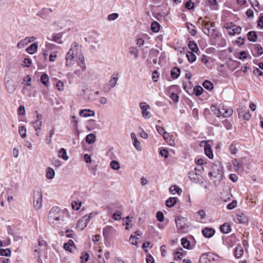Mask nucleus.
I'll return each instance as SVG.
<instances>
[{
  "label": "nucleus",
  "mask_w": 263,
  "mask_h": 263,
  "mask_svg": "<svg viewBox=\"0 0 263 263\" xmlns=\"http://www.w3.org/2000/svg\"><path fill=\"white\" fill-rule=\"evenodd\" d=\"M76 63L82 71H86V65L84 52L79 44L74 42L65 55V66L70 68Z\"/></svg>",
  "instance_id": "obj_1"
},
{
  "label": "nucleus",
  "mask_w": 263,
  "mask_h": 263,
  "mask_svg": "<svg viewBox=\"0 0 263 263\" xmlns=\"http://www.w3.org/2000/svg\"><path fill=\"white\" fill-rule=\"evenodd\" d=\"M67 214L57 206L53 207L49 211L48 221L51 224L58 225L65 222V217Z\"/></svg>",
  "instance_id": "obj_2"
},
{
  "label": "nucleus",
  "mask_w": 263,
  "mask_h": 263,
  "mask_svg": "<svg viewBox=\"0 0 263 263\" xmlns=\"http://www.w3.org/2000/svg\"><path fill=\"white\" fill-rule=\"evenodd\" d=\"M210 180L213 181L215 185L219 184L223 178V167L220 164H213L208 173Z\"/></svg>",
  "instance_id": "obj_3"
},
{
  "label": "nucleus",
  "mask_w": 263,
  "mask_h": 263,
  "mask_svg": "<svg viewBox=\"0 0 263 263\" xmlns=\"http://www.w3.org/2000/svg\"><path fill=\"white\" fill-rule=\"evenodd\" d=\"M201 24L203 26L202 31L205 34L213 37L216 36V30L213 23H210L209 22L203 21Z\"/></svg>",
  "instance_id": "obj_4"
},
{
  "label": "nucleus",
  "mask_w": 263,
  "mask_h": 263,
  "mask_svg": "<svg viewBox=\"0 0 263 263\" xmlns=\"http://www.w3.org/2000/svg\"><path fill=\"white\" fill-rule=\"evenodd\" d=\"M119 79V74L118 73H113L108 82L105 84L103 87V90L105 92H108L117 84Z\"/></svg>",
  "instance_id": "obj_5"
},
{
  "label": "nucleus",
  "mask_w": 263,
  "mask_h": 263,
  "mask_svg": "<svg viewBox=\"0 0 263 263\" xmlns=\"http://www.w3.org/2000/svg\"><path fill=\"white\" fill-rule=\"evenodd\" d=\"M43 193L40 189L34 191L33 194V206L36 210H40L42 206Z\"/></svg>",
  "instance_id": "obj_6"
},
{
  "label": "nucleus",
  "mask_w": 263,
  "mask_h": 263,
  "mask_svg": "<svg viewBox=\"0 0 263 263\" xmlns=\"http://www.w3.org/2000/svg\"><path fill=\"white\" fill-rule=\"evenodd\" d=\"M175 222L176 227L179 230L183 232H185L187 231L189 225L186 218L179 216L176 218Z\"/></svg>",
  "instance_id": "obj_7"
},
{
  "label": "nucleus",
  "mask_w": 263,
  "mask_h": 263,
  "mask_svg": "<svg viewBox=\"0 0 263 263\" xmlns=\"http://www.w3.org/2000/svg\"><path fill=\"white\" fill-rule=\"evenodd\" d=\"M139 107L141 111L142 117L145 119H150L152 117L150 112V106L147 103L143 102L139 104Z\"/></svg>",
  "instance_id": "obj_8"
},
{
  "label": "nucleus",
  "mask_w": 263,
  "mask_h": 263,
  "mask_svg": "<svg viewBox=\"0 0 263 263\" xmlns=\"http://www.w3.org/2000/svg\"><path fill=\"white\" fill-rule=\"evenodd\" d=\"M225 28L227 30L228 34L230 35L238 34L241 31V28L232 23H227L224 25Z\"/></svg>",
  "instance_id": "obj_9"
},
{
  "label": "nucleus",
  "mask_w": 263,
  "mask_h": 263,
  "mask_svg": "<svg viewBox=\"0 0 263 263\" xmlns=\"http://www.w3.org/2000/svg\"><path fill=\"white\" fill-rule=\"evenodd\" d=\"M218 257L211 253L203 254L200 257L199 263H211L212 261L216 260Z\"/></svg>",
  "instance_id": "obj_10"
},
{
  "label": "nucleus",
  "mask_w": 263,
  "mask_h": 263,
  "mask_svg": "<svg viewBox=\"0 0 263 263\" xmlns=\"http://www.w3.org/2000/svg\"><path fill=\"white\" fill-rule=\"evenodd\" d=\"M5 85L8 92L10 94L13 93L17 86L15 81L12 78L8 77L6 79Z\"/></svg>",
  "instance_id": "obj_11"
},
{
  "label": "nucleus",
  "mask_w": 263,
  "mask_h": 263,
  "mask_svg": "<svg viewBox=\"0 0 263 263\" xmlns=\"http://www.w3.org/2000/svg\"><path fill=\"white\" fill-rule=\"evenodd\" d=\"M238 117L245 120H249L251 118V114L248 110H246V107L243 106H240L237 108Z\"/></svg>",
  "instance_id": "obj_12"
},
{
  "label": "nucleus",
  "mask_w": 263,
  "mask_h": 263,
  "mask_svg": "<svg viewBox=\"0 0 263 263\" xmlns=\"http://www.w3.org/2000/svg\"><path fill=\"white\" fill-rule=\"evenodd\" d=\"M32 86H24L22 89V92L23 95L27 97H36L37 95V91L34 90L32 92Z\"/></svg>",
  "instance_id": "obj_13"
},
{
  "label": "nucleus",
  "mask_w": 263,
  "mask_h": 263,
  "mask_svg": "<svg viewBox=\"0 0 263 263\" xmlns=\"http://www.w3.org/2000/svg\"><path fill=\"white\" fill-rule=\"evenodd\" d=\"M219 117L223 116L224 118L231 117L233 112L232 108L226 107L223 105H219Z\"/></svg>",
  "instance_id": "obj_14"
},
{
  "label": "nucleus",
  "mask_w": 263,
  "mask_h": 263,
  "mask_svg": "<svg viewBox=\"0 0 263 263\" xmlns=\"http://www.w3.org/2000/svg\"><path fill=\"white\" fill-rule=\"evenodd\" d=\"M188 177L191 181L196 183H200L203 181V178L195 171L190 172L188 173Z\"/></svg>",
  "instance_id": "obj_15"
},
{
  "label": "nucleus",
  "mask_w": 263,
  "mask_h": 263,
  "mask_svg": "<svg viewBox=\"0 0 263 263\" xmlns=\"http://www.w3.org/2000/svg\"><path fill=\"white\" fill-rule=\"evenodd\" d=\"M42 116L41 114L37 115L36 119L32 122L34 129L36 132V135L39 136V133L41 131L42 122Z\"/></svg>",
  "instance_id": "obj_16"
},
{
  "label": "nucleus",
  "mask_w": 263,
  "mask_h": 263,
  "mask_svg": "<svg viewBox=\"0 0 263 263\" xmlns=\"http://www.w3.org/2000/svg\"><path fill=\"white\" fill-rule=\"evenodd\" d=\"M201 146H203L204 148L205 154L209 158H213V154L211 148V146L206 142L202 141L200 144Z\"/></svg>",
  "instance_id": "obj_17"
},
{
  "label": "nucleus",
  "mask_w": 263,
  "mask_h": 263,
  "mask_svg": "<svg viewBox=\"0 0 263 263\" xmlns=\"http://www.w3.org/2000/svg\"><path fill=\"white\" fill-rule=\"evenodd\" d=\"M116 232L115 229L110 226H106L103 230V234L105 238H109L112 234Z\"/></svg>",
  "instance_id": "obj_18"
},
{
  "label": "nucleus",
  "mask_w": 263,
  "mask_h": 263,
  "mask_svg": "<svg viewBox=\"0 0 263 263\" xmlns=\"http://www.w3.org/2000/svg\"><path fill=\"white\" fill-rule=\"evenodd\" d=\"M63 247L66 251L70 253L73 252L76 250L74 243L71 240H69L68 242L65 243Z\"/></svg>",
  "instance_id": "obj_19"
},
{
  "label": "nucleus",
  "mask_w": 263,
  "mask_h": 263,
  "mask_svg": "<svg viewBox=\"0 0 263 263\" xmlns=\"http://www.w3.org/2000/svg\"><path fill=\"white\" fill-rule=\"evenodd\" d=\"M37 49H38L37 43L34 42L27 48L26 51L30 54H33L37 51Z\"/></svg>",
  "instance_id": "obj_20"
},
{
  "label": "nucleus",
  "mask_w": 263,
  "mask_h": 263,
  "mask_svg": "<svg viewBox=\"0 0 263 263\" xmlns=\"http://www.w3.org/2000/svg\"><path fill=\"white\" fill-rule=\"evenodd\" d=\"M80 115L84 118H87L89 117H93L95 116V114L94 111L91 110L90 109H83L80 111Z\"/></svg>",
  "instance_id": "obj_21"
},
{
  "label": "nucleus",
  "mask_w": 263,
  "mask_h": 263,
  "mask_svg": "<svg viewBox=\"0 0 263 263\" xmlns=\"http://www.w3.org/2000/svg\"><path fill=\"white\" fill-rule=\"evenodd\" d=\"M55 175V171L52 168H51L50 167H48L46 169L45 176L47 179L51 180V179H53L54 178Z\"/></svg>",
  "instance_id": "obj_22"
},
{
  "label": "nucleus",
  "mask_w": 263,
  "mask_h": 263,
  "mask_svg": "<svg viewBox=\"0 0 263 263\" xmlns=\"http://www.w3.org/2000/svg\"><path fill=\"white\" fill-rule=\"evenodd\" d=\"M203 236L207 238L211 237L215 233V230L212 228H206L202 231Z\"/></svg>",
  "instance_id": "obj_23"
},
{
  "label": "nucleus",
  "mask_w": 263,
  "mask_h": 263,
  "mask_svg": "<svg viewBox=\"0 0 263 263\" xmlns=\"http://www.w3.org/2000/svg\"><path fill=\"white\" fill-rule=\"evenodd\" d=\"M248 220L249 219L247 216L243 213H241L236 216V221L240 223H247Z\"/></svg>",
  "instance_id": "obj_24"
},
{
  "label": "nucleus",
  "mask_w": 263,
  "mask_h": 263,
  "mask_svg": "<svg viewBox=\"0 0 263 263\" xmlns=\"http://www.w3.org/2000/svg\"><path fill=\"white\" fill-rule=\"evenodd\" d=\"M45 46H46V48L43 49V54L44 57V58L46 59L48 56V50H53L55 46L53 44L46 42Z\"/></svg>",
  "instance_id": "obj_25"
},
{
  "label": "nucleus",
  "mask_w": 263,
  "mask_h": 263,
  "mask_svg": "<svg viewBox=\"0 0 263 263\" xmlns=\"http://www.w3.org/2000/svg\"><path fill=\"white\" fill-rule=\"evenodd\" d=\"M240 167L241 166L238 161L234 160L232 161V165L229 166V169L231 171H238L240 170Z\"/></svg>",
  "instance_id": "obj_26"
},
{
  "label": "nucleus",
  "mask_w": 263,
  "mask_h": 263,
  "mask_svg": "<svg viewBox=\"0 0 263 263\" xmlns=\"http://www.w3.org/2000/svg\"><path fill=\"white\" fill-rule=\"evenodd\" d=\"M88 222L83 217L78 222L77 227L81 230L84 229L87 226Z\"/></svg>",
  "instance_id": "obj_27"
},
{
  "label": "nucleus",
  "mask_w": 263,
  "mask_h": 263,
  "mask_svg": "<svg viewBox=\"0 0 263 263\" xmlns=\"http://www.w3.org/2000/svg\"><path fill=\"white\" fill-rule=\"evenodd\" d=\"M55 133V129L54 126H52L48 129V135L46 137L47 143L49 144L51 143L52 137Z\"/></svg>",
  "instance_id": "obj_28"
},
{
  "label": "nucleus",
  "mask_w": 263,
  "mask_h": 263,
  "mask_svg": "<svg viewBox=\"0 0 263 263\" xmlns=\"http://www.w3.org/2000/svg\"><path fill=\"white\" fill-rule=\"evenodd\" d=\"M62 34L61 33H53L52 35L51 41L57 42L58 44H62L63 42L62 41Z\"/></svg>",
  "instance_id": "obj_29"
},
{
  "label": "nucleus",
  "mask_w": 263,
  "mask_h": 263,
  "mask_svg": "<svg viewBox=\"0 0 263 263\" xmlns=\"http://www.w3.org/2000/svg\"><path fill=\"white\" fill-rule=\"evenodd\" d=\"M170 192L172 195L178 194L179 195H181L182 193V190L178 187L177 185H172L169 189Z\"/></svg>",
  "instance_id": "obj_30"
},
{
  "label": "nucleus",
  "mask_w": 263,
  "mask_h": 263,
  "mask_svg": "<svg viewBox=\"0 0 263 263\" xmlns=\"http://www.w3.org/2000/svg\"><path fill=\"white\" fill-rule=\"evenodd\" d=\"M128 51L131 55H134V59H137L139 58V50L136 47L133 46L129 47Z\"/></svg>",
  "instance_id": "obj_31"
},
{
  "label": "nucleus",
  "mask_w": 263,
  "mask_h": 263,
  "mask_svg": "<svg viewBox=\"0 0 263 263\" xmlns=\"http://www.w3.org/2000/svg\"><path fill=\"white\" fill-rule=\"evenodd\" d=\"M183 249L180 248L178 251L174 253V259L176 261L180 260L182 259V257L185 255L183 252Z\"/></svg>",
  "instance_id": "obj_32"
},
{
  "label": "nucleus",
  "mask_w": 263,
  "mask_h": 263,
  "mask_svg": "<svg viewBox=\"0 0 263 263\" xmlns=\"http://www.w3.org/2000/svg\"><path fill=\"white\" fill-rule=\"evenodd\" d=\"M171 76L174 79L178 78L180 74V69L176 67L172 68L171 70Z\"/></svg>",
  "instance_id": "obj_33"
},
{
  "label": "nucleus",
  "mask_w": 263,
  "mask_h": 263,
  "mask_svg": "<svg viewBox=\"0 0 263 263\" xmlns=\"http://www.w3.org/2000/svg\"><path fill=\"white\" fill-rule=\"evenodd\" d=\"M186 57L187 59V60L190 63H193L195 62L196 60V56L194 53V52L189 51L186 53Z\"/></svg>",
  "instance_id": "obj_34"
},
{
  "label": "nucleus",
  "mask_w": 263,
  "mask_h": 263,
  "mask_svg": "<svg viewBox=\"0 0 263 263\" xmlns=\"http://www.w3.org/2000/svg\"><path fill=\"white\" fill-rule=\"evenodd\" d=\"M58 156L60 158H62L64 160H68V159L69 158V157L67 154L66 150L64 148H62L60 149V150L59 152Z\"/></svg>",
  "instance_id": "obj_35"
},
{
  "label": "nucleus",
  "mask_w": 263,
  "mask_h": 263,
  "mask_svg": "<svg viewBox=\"0 0 263 263\" xmlns=\"http://www.w3.org/2000/svg\"><path fill=\"white\" fill-rule=\"evenodd\" d=\"M177 202V199L175 197H170L166 201V205L169 208L174 206Z\"/></svg>",
  "instance_id": "obj_36"
},
{
  "label": "nucleus",
  "mask_w": 263,
  "mask_h": 263,
  "mask_svg": "<svg viewBox=\"0 0 263 263\" xmlns=\"http://www.w3.org/2000/svg\"><path fill=\"white\" fill-rule=\"evenodd\" d=\"M243 253V250L241 246H238L236 247L235 250V255L237 258H240L241 257Z\"/></svg>",
  "instance_id": "obj_37"
},
{
  "label": "nucleus",
  "mask_w": 263,
  "mask_h": 263,
  "mask_svg": "<svg viewBox=\"0 0 263 263\" xmlns=\"http://www.w3.org/2000/svg\"><path fill=\"white\" fill-rule=\"evenodd\" d=\"M196 218L198 220L204 219L206 216L205 212L203 210H200L195 213Z\"/></svg>",
  "instance_id": "obj_38"
},
{
  "label": "nucleus",
  "mask_w": 263,
  "mask_h": 263,
  "mask_svg": "<svg viewBox=\"0 0 263 263\" xmlns=\"http://www.w3.org/2000/svg\"><path fill=\"white\" fill-rule=\"evenodd\" d=\"M257 37L255 31H250L248 33V39L251 42H255Z\"/></svg>",
  "instance_id": "obj_39"
},
{
  "label": "nucleus",
  "mask_w": 263,
  "mask_h": 263,
  "mask_svg": "<svg viewBox=\"0 0 263 263\" xmlns=\"http://www.w3.org/2000/svg\"><path fill=\"white\" fill-rule=\"evenodd\" d=\"M189 49L192 52H197L198 51V47L196 43L192 41H190L188 44Z\"/></svg>",
  "instance_id": "obj_40"
},
{
  "label": "nucleus",
  "mask_w": 263,
  "mask_h": 263,
  "mask_svg": "<svg viewBox=\"0 0 263 263\" xmlns=\"http://www.w3.org/2000/svg\"><path fill=\"white\" fill-rule=\"evenodd\" d=\"M82 205V202L80 200L73 201L72 202L71 206L74 210H79Z\"/></svg>",
  "instance_id": "obj_41"
},
{
  "label": "nucleus",
  "mask_w": 263,
  "mask_h": 263,
  "mask_svg": "<svg viewBox=\"0 0 263 263\" xmlns=\"http://www.w3.org/2000/svg\"><path fill=\"white\" fill-rule=\"evenodd\" d=\"M41 82L46 86H49V77L47 74H43L41 77Z\"/></svg>",
  "instance_id": "obj_42"
},
{
  "label": "nucleus",
  "mask_w": 263,
  "mask_h": 263,
  "mask_svg": "<svg viewBox=\"0 0 263 263\" xmlns=\"http://www.w3.org/2000/svg\"><path fill=\"white\" fill-rule=\"evenodd\" d=\"M96 140V136L94 134H89L86 137V141L89 144L94 143Z\"/></svg>",
  "instance_id": "obj_43"
},
{
  "label": "nucleus",
  "mask_w": 263,
  "mask_h": 263,
  "mask_svg": "<svg viewBox=\"0 0 263 263\" xmlns=\"http://www.w3.org/2000/svg\"><path fill=\"white\" fill-rule=\"evenodd\" d=\"M220 230L223 233H228L231 230L230 226L227 223H224L220 226Z\"/></svg>",
  "instance_id": "obj_44"
},
{
  "label": "nucleus",
  "mask_w": 263,
  "mask_h": 263,
  "mask_svg": "<svg viewBox=\"0 0 263 263\" xmlns=\"http://www.w3.org/2000/svg\"><path fill=\"white\" fill-rule=\"evenodd\" d=\"M151 29L154 32H158L160 30V25L156 22H154L151 24Z\"/></svg>",
  "instance_id": "obj_45"
},
{
  "label": "nucleus",
  "mask_w": 263,
  "mask_h": 263,
  "mask_svg": "<svg viewBox=\"0 0 263 263\" xmlns=\"http://www.w3.org/2000/svg\"><path fill=\"white\" fill-rule=\"evenodd\" d=\"M110 166L114 170H119L120 168L119 163L116 160L112 161L110 163Z\"/></svg>",
  "instance_id": "obj_46"
},
{
  "label": "nucleus",
  "mask_w": 263,
  "mask_h": 263,
  "mask_svg": "<svg viewBox=\"0 0 263 263\" xmlns=\"http://www.w3.org/2000/svg\"><path fill=\"white\" fill-rule=\"evenodd\" d=\"M203 86L208 90H212L214 86L213 83L209 81H205L203 83Z\"/></svg>",
  "instance_id": "obj_47"
},
{
  "label": "nucleus",
  "mask_w": 263,
  "mask_h": 263,
  "mask_svg": "<svg viewBox=\"0 0 263 263\" xmlns=\"http://www.w3.org/2000/svg\"><path fill=\"white\" fill-rule=\"evenodd\" d=\"M211 109L217 117H219V106H217L216 105H212Z\"/></svg>",
  "instance_id": "obj_48"
},
{
  "label": "nucleus",
  "mask_w": 263,
  "mask_h": 263,
  "mask_svg": "<svg viewBox=\"0 0 263 263\" xmlns=\"http://www.w3.org/2000/svg\"><path fill=\"white\" fill-rule=\"evenodd\" d=\"M98 212H96V211H94V212H92L90 213H89V214L88 215H86L85 216H84L83 217L89 222V221L92 218H93L95 216H96L97 215H98Z\"/></svg>",
  "instance_id": "obj_49"
},
{
  "label": "nucleus",
  "mask_w": 263,
  "mask_h": 263,
  "mask_svg": "<svg viewBox=\"0 0 263 263\" xmlns=\"http://www.w3.org/2000/svg\"><path fill=\"white\" fill-rule=\"evenodd\" d=\"M203 89L200 86H196L194 89L195 94L198 96L203 93Z\"/></svg>",
  "instance_id": "obj_50"
},
{
  "label": "nucleus",
  "mask_w": 263,
  "mask_h": 263,
  "mask_svg": "<svg viewBox=\"0 0 263 263\" xmlns=\"http://www.w3.org/2000/svg\"><path fill=\"white\" fill-rule=\"evenodd\" d=\"M18 132L23 138H25L26 137V128L25 126H22L19 127Z\"/></svg>",
  "instance_id": "obj_51"
},
{
  "label": "nucleus",
  "mask_w": 263,
  "mask_h": 263,
  "mask_svg": "<svg viewBox=\"0 0 263 263\" xmlns=\"http://www.w3.org/2000/svg\"><path fill=\"white\" fill-rule=\"evenodd\" d=\"M133 145L137 151L140 152L142 151L141 143L138 139L133 141Z\"/></svg>",
  "instance_id": "obj_52"
},
{
  "label": "nucleus",
  "mask_w": 263,
  "mask_h": 263,
  "mask_svg": "<svg viewBox=\"0 0 263 263\" xmlns=\"http://www.w3.org/2000/svg\"><path fill=\"white\" fill-rule=\"evenodd\" d=\"M28 44V42L25 38L17 43V47L19 49L23 48H24Z\"/></svg>",
  "instance_id": "obj_53"
},
{
  "label": "nucleus",
  "mask_w": 263,
  "mask_h": 263,
  "mask_svg": "<svg viewBox=\"0 0 263 263\" xmlns=\"http://www.w3.org/2000/svg\"><path fill=\"white\" fill-rule=\"evenodd\" d=\"M112 218L116 221L120 220L121 219V212L119 211H117L112 215Z\"/></svg>",
  "instance_id": "obj_54"
},
{
  "label": "nucleus",
  "mask_w": 263,
  "mask_h": 263,
  "mask_svg": "<svg viewBox=\"0 0 263 263\" xmlns=\"http://www.w3.org/2000/svg\"><path fill=\"white\" fill-rule=\"evenodd\" d=\"M25 82L24 86H32L31 85V78L30 76L28 75L24 79Z\"/></svg>",
  "instance_id": "obj_55"
},
{
  "label": "nucleus",
  "mask_w": 263,
  "mask_h": 263,
  "mask_svg": "<svg viewBox=\"0 0 263 263\" xmlns=\"http://www.w3.org/2000/svg\"><path fill=\"white\" fill-rule=\"evenodd\" d=\"M181 244L184 248L189 249L190 246V242L187 239L183 238L181 239Z\"/></svg>",
  "instance_id": "obj_56"
},
{
  "label": "nucleus",
  "mask_w": 263,
  "mask_h": 263,
  "mask_svg": "<svg viewBox=\"0 0 263 263\" xmlns=\"http://www.w3.org/2000/svg\"><path fill=\"white\" fill-rule=\"evenodd\" d=\"M10 253L11 251L9 249H0V255L8 256Z\"/></svg>",
  "instance_id": "obj_57"
},
{
  "label": "nucleus",
  "mask_w": 263,
  "mask_h": 263,
  "mask_svg": "<svg viewBox=\"0 0 263 263\" xmlns=\"http://www.w3.org/2000/svg\"><path fill=\"white\" fill-rule=\"evenodd\" d=\"M17 114L19 115L23 116L25 115V108L24 106L21 105L17 109Z\"/></svg>",
  "instance_id": "obj_58"
},
{
  "label": "nucleus",
  "mask_w": 263,
  "mask_h": 263,
  "mask_svg": "<svg viewBox=\"0 0 263 263\" xmlns=\"http://www.w3.org/2000/svg\"><path fill=\"white\" fill-rule=\"evenodd\" d=\"M56 87L59 91H63L64 88V83L61 81H59L56 84Z\"/></svg>",
  "instance_id": "obj_59"
},
{
  "label": "nucleus",
  "mask_w": 263,
  "mask_h": 263,
  "mask_svg": "<svg viewBox=\"0 0 263 263\" xmlns=\"http://www.w3.org/2000/svg\"><path fill=\"white\" fill-rule=\"evenodd\" d=\"M137 239L138 238L137 237V236L132 235L130 236L129 240L130 241V243L132 245H135L136 246H138V242H137Z\"/></svg>",
  "instance_id": "obj_60"
},
{
  "label": "nucleus",
  "mask_w": 263,
  "mask_h": 263,
  "mask_svg": "<svg viewBox=\"0 0 263 263\" xmlns=\"http://www.w3.org/2000/svg\"><path fill=\"white\" fill-rule=\"evenodd\" d=\"M89 254L87 253H85L82 254L81 256V259L82 262H86L89 259Z\"/></svg>",
  "instance_id": "obj_61"
},
{
  "label": "nucleus",
  "mask_w": 263,
  "mask_h": 263,
  "mask_svg": "<svg viewBox=\"0 0 263 263\" xmlns=\"http://www.w3.org/2000/svg\"><path fill=\"white\" fill-rule=\"evenodd\" d=\"M58 51H54L50 53L49 55V61L54 62L57 58Z\"/></svg>",
  "instance_id": "obj_62"
},
{
  "label": "nucleus",
  "mask_w": 263,
  "mask_h": 263,
  "mask_svg": "<svg viewBox=\"0 0 263 263\" xmlns=\"http://www.w3.org/2000/svg\"><path fill=\"white\" fill-rule=\"evenodd\" d=\"M119 17V14L117 13H114L109 14L108 16V20L109 21H114L116 20Z\"/></svg>",
  "instance_id": "obj_63"
},
{
  "label": "nucleus",
  "mask_w": 263,
  "mask_h": 263,
  "mask_svg": "<svg viewBox=\"0 0 263 263\" xmlns=\"http://www.w3.org/2000/svg\"><path fill=\"white\" fill-rule=\"evenodd\" d=\"M157 220L160 222H162L164 220V215L161 212H158L156 214Z\"/></svg>",
  "instance_id": "obj_64"
}]
</instances>
